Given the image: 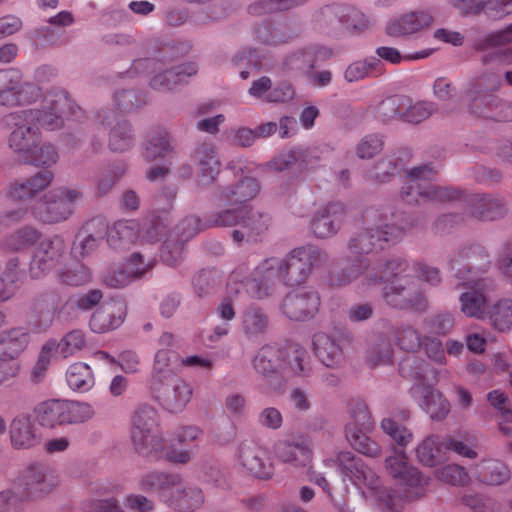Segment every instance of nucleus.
Instances as JSON below:
<instances>
[{
  "mask_svg": "<svg viewBox=\"0 0 512 512\" xmlns=\"http://www.w3.org/2000/svg\"><path fill=\"white\" fill-rule=\"evenodd\" d=\"M327 260L326 252L316 246L298 247L283 258L264 260L254 269L251 280L244 285L252 298L262 300L274 293L277 282H304L314 268L324 265Z\"/></svg>",
  "mask_w": 512,
  "mask_h": 512,
  "instance_id": "f257e3e1",
  "label": "nucleus"
},
{
  "mask_svg": "<svg viewBox=\"0 0 512 512\" xmlns=\"http://www.w3.org/2000/svg\"><path fill=\"white\" fill-rule=\"evenodd\" d=\"M384 262L372 266L368 259H361L356 264L341 270L335 278L337 285H346L359 279L360 285L367 289L379 283H386L382 295L385 302L396 309L422 312L427 308L425 296L414 290V283L409 277L399 275L391 279H382Z\"/></svg>",
  "mask_w": 512,
  "mask_h": 512,
  "instance_id": "f03ea898",
  "label": "nucleus"
},
{
  "mask_svg": "<svg viewBox=\"0 0 512 512\" xmlns=\"http://www.w3.org/2000/svg\"><path fill=\"white\" fill-rule=\"evenodd\" d=\"M130 437L135 451L142 456H156L179 465L188 464L194 457L192 450L166 446L159 414L151 406H142L135 411Z\"/></svg>",
  "mask_w": 512,
  "mask_h": 512,
  "instance_id": "7ed1b4c3",
  "label": "nucleus"
},
{
  "mask_svg": "<svg viewBox=\"0 0 512 512\" xmlns=\"http://www.w3.org/2000/svg\"><path fill=\"white\" fill-rule=\"evenodd\" d=\"M323 464L337 468L359 489L366 488L381 509L396 512L401 507L402 493H391L382 488L378 474L351 451H340L335 457H327Z\"/></svg>",
  "mask_w": 512,
  "mask_h": 512,
  "instance_id": "20e7f679",
  "label": "nucleus"
},
{
  "mask_svg": "<svg viewBox=\"0 0 512 512\" xmlns=\"http://www.w3.org/2000/svg\"><path fill=\"white\" fill-rule=\"evenodd\" d=\"M368 226L357 232L349 241L348 250L353 255L370 254L383 249V243H395L414 227L413 220L404 213L385 214L379 217L366 214Z\"/></svg>",
  "mask_w": 512,
  "mask_h": 512,
  "instance_id": "39448f33",
  "label": "nucleus"
},
{
  "mask_svg": "<svg viewBox=\"0 0 512 512\" xmlns=\"http://www.w3.org/2000/svg\"><path fill=\"white\" fill-rule=\"evenodd\" d=\"M400 372L416 381L410 389V395L433 420H442L449 414V401L432 387V383L437 380L436 372L428 364L408 358L401 364Z\"/></svg>",
  "mask_w": 512,
  "mask_h": 512,
  "instance_id": "423d86ee",
  "label": "nucleus"
},
{
  "mask_svg": "<svg viewBox=\"0 0 512 512\" xmlns=\"http://www.w3.org/2000/svg\"><path fill=\"white\" fill-rule=\"evenodd\" d=\"M436 173L434 167L427 164L406 170V182L400 191L403 201L408 204L421 205L459 199V191L432 182Z\"/></svg>",
  "mask_w": 512,
  "mask_h": 512,
  "instance_id": "0eeeda50",
  "label": "nucleus"
},
{
  "mask_svg": "<svg viewBox=\"0 0 512 512\" xmlns=\"http://www.w3.org/2000/svg\"><path fill=\"white\" fill-rule=\"evenodd\" d=\"M82 198L83 192L77 187H56L31 205V213L44 223H59L71 217Z\"/></svg>",
  "mask_w": 512,
  "mask_h": 512,
  "instance_id": "6e6552de",
  "label": "nucleus"
},
{
  "mask_svg": "<svg viewBox=\"0 0 512 512\" xmlns=\"http://www.w3.org/2000/svg\"><path fill=\"white\" fill-rule=\"evenodd\" d=\"M374 428V421L367 405L363 401L353 402L350 418L345 426V438L348 443L360 454L378 458L382 454L381 445L367 436Z\"/></svg>",
  "mask_w": 512,
  "mask_h": 512,
  "instance_id": "1a4fd4ad",
  "label": "nucleus"
},
{
  "mask_svg": "<svg viewBox=\"0 0 512 512\" xmlns=\"http://www.w3.org/2000/svg\"><path fill=\"white\" fill-rule=\"evenodd\" d=\"M136 69L145 68L148 70L150 79L149 86L158 91H171L178 85L187 81L195 75L198 67L194 62H187L179 65L166 63L160 60L144 59L134 64Z\"/></svg>",
  "mask_w": 512,
  "mask_h": 512,
  "instance_id": "9d476101",
  "label": "nucleus"
},
{
  "mask_svg": "<svg viewBox=\"0 0 512 512\" xmlns=\"http://www.w3.org/2000/svg\"><path fill=\"white\" fill-rule=\"evenodd\" d=\"M384 471L399 486V490L393 493H402V500L408 489L421 487L426 483L419 469L409 461L404 449L395 446L384 459Z\"/></svg>",
  "mask_w": 512,
  "mask_h": 512,
  "instance_id": "9b49d317",
  "label": "nucleus"
},
{
  "mask_svg": "<svg viewBox=\"0 0 512 512\" xmlns=\"http://www.w3.org/2000/svg\"><path fill=\"white\" fill-rule=\"evenodd\" d=\"M18 481L31 499H42L57 488L59 477L47 463L34 461L21 470Z\"/></svg>",
  "mask_w": 512,
  "mask_h": 512,
  "instance_id": "f8f14e48",
  "label": "nucleus"
},
{
  "mask_svg": "<svg viewBox=\"0 0 512 512\" xmlns=\"http://www.w3.org/2000/svg\"><path fill=\"white\" fill-rule=\"evenodd\" d=\"M36 112L20 111L9 116L13 129L8 138L9 148L23 160L41 141V133L33 123Z\"/></svg>",
  "mask_w": 512,
  "mask_h": 512,
  "instance_id": "ddd939ff",
  "label": "nucleus"
},
{
  "mask_svg": "<svg viewBox=\"0 0 512 512\" xmlns=\"http://www.w3.org/2000/svg\"><path fill=\"white\" fill-rule=\"evenodd\" d=\"M283 350L274 347H263L252 360L255 371L262 376L259 390L264 394L278 392L283 389L282 375Z\"/></svg>",
  "mask_w": 512,
  "mask_h": 512,
  "instance_id": "4468645a",
  "label": "nucleus"
},
{
  "mask_svg": "<svg viewBox=\"0 0 512 512\" xmlns=\"http://www.w3.org/2000/svg\"><path fill=\"white\" fill-rule=\"evenodd\" d=\"M321 298L311 287H299L291 290L282 300L280 310L293 321H308L319 312Z\"/></svg>",
  "mask_w": 512,
  "mask_h": 512,
  "instance_id": "2eb2a0df",
  "label": "nucleus"
},
{
  "mask_svg": "<svg viewBox=\"0 0 512 512\" xmlns=\"http://www.w3.org/2000/svg\"><path fill=\"white\" fill-rule=\"evenodd\" d=\"M239 466L249 475L268 480L274 475V465L267 450L253 441H243L236 453Z\"/></svg>",
  "mask_w": 512,
  "mask_h": 512,
  "instance_id": "dca6fc26",
  "label": "nucleus"
},
{
  "mask_svg": "<svg viewBox=\"0 0 512 512\" xmlns=\"http://www.w3.org/2000/svg\"><path fill=\"white\" fill-rule=\"evenodd\" d=\"M459 281V285L466 288V291L459 296L460 311L466 317L484 319L488 312V297L486 295L488 280L468 276Z\"/></svg>",
  "mask_w": 512,
  "mask_h": 512,
  "instance_id": "f3484780",
  "label": "nucleus"
},
{
  "mask_svg": "<svg viewBox=\"0 0 512 512\" xmlns=\"http://www.w3.org/2000/svg\"><path fill=\"white\" fill-rule=\"evenodd\" d=\"M152 387L160 405L171 413L183 411L193 396L192 386L179 376Z\"/></svg>",
  "mask_w": 512,
  "mask_h": 512,
  "instance_id": "a211bd4d",
  "label": "nucleus"
},
{
  "mask_svg": "<svg viewBox=\"0 0 512 512\" xmlns=\"http://www.w3.org/2000/svg\"><path fill=\"white\" fill-rule=\"evenodd\" d=\"M96 118L101 126L110 128L108 147L112 152L122 153L135 144V135L130 123L120 118L112 110H100Z\"/></svg>",
  "mask_w": 512,
  "mask_h": 512,
  "instance_id": "6ab92c4d",
  "label": "nucleus"
},
{
  "mask_svg": "<svg viewBox=\"0 0 512 512\" xmlns=\"http://www.w3.org/2000/svg\"><path fill=\"white\" fill-rule=\"evenodd\" d=\"M450 265L455 277L459 280H464V277L468 276L482 278L481 275L490 266V260L483 247L473 245L461 249L454 255L450 260Z\"/></svg>",
  "mask_w": 512,
  "mask_h": 512,
  "instance_id": "aec40b11",
  "label": "nucleus"
},
{
  "mask_svg": "<svg viewBox=\"0 0 512 512\" xmlns=\"http://www.w3.org/2000/svg\"><path fill=\"white\" fill-rule=\"evenodd\" d=\"M402 274L404 277H409L410 280L418 278L432 286L438 285L441 281L439 270L425 263H410L400 257L384 261L382 279H391Z\"/></svg>",
  "mask_w": 512,
  "mask_h": 512,
  "instance_id": "412c9836",
  "label": "nucleus"
},
{
  "mask_svg": "<svg viewBox=\"0 0 512 512\" xmlns=\"http://www.w3.org/2000/svg\"><path fill=\"white\" fill-rule=\"evenodd\" d=\"M71 109V100L68 95L60 91L45 98L41 109H29L37 115L33 118L35 126L48 131L60 129L64 125V115Z\"/></svg>",
  "mask_w": 512,
  "mask_h": 512,
  "instance_id": "4be33fe9",
  "label": "nucleus"
},
{
  "mask_svg": "<svg viewBox=\"0 0 512 512\" xmlns=\"http://www.w3.org/2000/svg\"><path fill=\"white\" fill-rule=\"evenodd\" d=\"M7 82L0 85V105L16 107L31 104L40 96V88L29 82L21 80L16 72L7 71Z\"/></svg>",
  "mask_w": 512,
  "mask_h": 512,
  "instance_id": "5701e85b",
  "label": "nucleus"
},
{
  "mask_svg": "<svg viewBox=\"0 0 512 512\" xmlns=\"http://www.w3.org/2000/svg\"><path fill=\"white\" fill-rule=\"evenodd\" d=\"M65 251V242L60 237H53L42 241L36 249L30 264L32 277L40 278L52 271L62 260Z\"/></svg>",
  "mask_w": 512,
  "mask_h": 512,
  "instance_id": "b1692460",
  "label": "nucleus"
},
{
  "mask_svg": "<svg viewBox=\"0 0 512 512\" xmlns=\"http://www.w3.org/2000/svg\"><path fill=\"white\" fill-rule=\"evenodd\" d=\"M345 216V207L338 202H331L319 206L310 220L313 234L320 239H326L340 229Z\"/></svg>",
  "mask_w": 512,
  "mask_h": 512,
  "instance_id": "393cba45",
  "label": "nucleus"
},
{
  "mask_svg": "<svg viewBox=\"0 0 512 512\" xmlns=\"http://www.w3.org/2000/svg\"><path fill=\"white\" fill-rule=\"evenodd\" d=\"M343 342V337L336 331H319L313 336L315 354L325 366L331 368L345 361Z\"/></svg>",
  "mask_w": 512,
  "mask_h": 512,
  "instance_id": "a878e982",
  "label": "nucleus"
},
{
  "mask_svg": "<svg viewBox=\"0 0 512 512\" xmlns=\"http://www.w3.org/2000/svg\"><path fill=\"white\" fill-rule=\"evenodd\" d=\"M11 446L16 450H29L40 443V434L28 413L15 416L9 426Z\"/></svg>",
  "mask_w": 512,
  "mask_h": 512,
  "instance_id": "bb28decb",
  "label": "nucleus"
},
{
  "mask_svg": "<svg viewBox=\"0 0 512 512\" xmlns=\"http://www.w3.org/2000/svg\"><path fill=\"white\" fill-rule=\"evenodd\" d=\"M466 202L471 215L482 221L499 220L508 213L507 203L500 196L472 194Z\"/></svg>",
  "mask_w": 512,
  "mask_h": 512,
  "instance_id": "cd10ccee",
  "label": "nucleus"
},
{
  "mask_svg": "<svg viewBox=\"0 0 512 512\" xmlns=\"http://www.w3.org/2000/svg\"><path fill=\"white\" fill-rule=\"evenodd\" d=\"M191 157L199 169V184L212 183L221 170V161L215 144L211 141L199 143L193 150Z\"/></svg>",
  "mask_w": 512,
  "mask_h": 512,
  "instance_id": "c85d7f7f",
  "label": "nucleus"
},
{
  "mask_svg": "<svg viewBox=\"0 0 512 512\" xmlns=\"http://www.w3.org/2000/svg\"><path fill=\"white\" fill-rule=\"evenodd\" d=\"M205 494L203 490L189 483H183L171 490L166 504L177 512H195L205 503Z\"/></svg>",
  "mask_w": 512,
  "mask_h": 512,
  "instance_id": "c756f323",
  "label": "nucleus"
},
{
  "mask_svg": "<svg viewBox=\"0 0 512 512\" xmlns=\"http://www.w3.org/2000/svg\"><path fill=\"white\" fill-rule=\"evenodd\" d=\"M126 316V306L121 300L102 304L91 316L90 328L96 333H105L118 328Z\"/></svg>",
  "mask_w": 512,
  "mask_h": 512,
  "instance_id": "7c9ffc66",
  "label": "nucleus"
},
{
  "mask_svg": "<svg viewBox=\"0 0 512 512\" xmlns=\"http://www.w3.org/2000/svg\"><path fill=\"white\" fill-rule=\"evenodd\" d=\"M320 15L324 20L336 18L345 29L352 33H360L370 26V20L360 10L345 4L326 6Z\"/></svg>",
  "mask_w": 512,
  "mask_h": 512,
  "instance_id": "2f4dec72",
  "label": "nucleus"
},
{
  "mask_svg": "<svg viewBox=\"0 0 512 512\" xmlns=\"http://www.w3.org/2000/svg\"><path fill=\"white\" fill-rule=\"evenodd\" d=\"M433 22L427 11H413L402 14L387 24L386 32L393 37H403L421 32Z\"/></svg>",
  "mask_w": 512,
  "mask_h": 512,
  "instance_id": "473e14b6",
  "label": "nucleus"
},
{
  "mask_svg": "<svg viewBox=\"0 0 512 512\" xmlns=\"http://www.w3.org/2000/svg\"><path fill=\"white\" fill-rule=\"evenodd\" d=\"M475 480L486 486H500L507 483L512 476L510 467L496 458H483L473 469Z\"/></svg>",
  "mask_w": 512,
  "mask_h": 512,
  "instance_id": "72a5a7b5",
  "label": "nucleus"
},
{
  "mask_svg": "<svg viewBox=\"0 0 512 512\" xmlns=\"http://www.w3.org/2000/svg\"><path fill=\"white\" fill-rule=\"evenodd\" d=\"M174 151L170 132L164 127H154L147 132L142 143L141 155L147 162L165 158Z\"/></svg>",
  "mask_w": 512,
  "mask_h": 512,
  "instance_id": "f704fd0d",
  "label": "nucleus"
},
{
  "mask_svg": "<svg viewBox=\"0 0 512 512\" xmlns=\"http://www.w3.org/2000/svg\"><path fill=\"white\" fill-rule=\"evenodd\" d=\"M54 174L49 171H40L22 181H15L9 184L6 195L12 199H30L44 191L50 186Z\"/></svg>",
  "mask_w": 512,
  "mask_h": 512,
  "instance_id": "c9c22d12",
  "label": "nucleus"
},
{
  "mask_svg": "<svg viewBox=\"0 0 512 512\" xmlns=\"http://www.w3.org/2000/svg\"><path fill=\"white\" fill-rule=\"evenodd\" d=\"M107 232V224L102 218H95L83 227L76 237L72 247L75 257H85L91 254Z\"/></svg>",
  "mask_w": 512,
  "mask_h": 512,
  "instance_id": "e433bc0d",
  "label": "nucleus"
},
{
  "mask_svg": "<svg viewBox=\"0 0 512 512\" xmlns=\"http://www.w3.org/2000/svg\"><path fill=\"white\" fill-rule=\"evenodd\" d=\"M260 191V185L254 178H245L234 185L220 190L218 203L220 206H239L252 200Z\"/></svg>",
  "mask_w": 512,
  "mask_h": 512,
  "instance_id": "4c0bfd02",
  "label": "nucleus"
},
{
  "mask_svg": "<svg viewBox=\"0 0 512 512\" xmlns=\"http://www.w3.org/2000/svg\"><path fill=\"white\" fill-rule=\"evenodd\" d=\"M250 96L269 103L285 102L293 99L294 89L290 83L283 82L272 88L270 78L263 76L254 80L248 90Z\"/></svg>",
  "mask_w": 512,
  "mask_h": 512,
  "instance_id": "58836bf2",
  "label": "nucleus"
},
{
  "mask_svg": "<svg viewBox=\"0 0 512 512\" xmlns=\"http://www.w3.org/2000/svg\"><path fill=\"white\" fill-rule=\"evenodd\" d=\"M274 454L278 461L292 467L307 466L313 456L311 445L306 442H278L274 446Z\"/></svg>",
  "mask_w": 512,
  "mask_h": 512,
  "instance_id": "ea45409f",
  "label": "nucleus"
},
{
  "mask_svg": "<svg viewBox=\"0 0 512 512\" xmlns=\"http://www.w3.org/2000/svg\"><path fill=\"white\" fill-rule=\"evenodd\" d=\"M181 484V475L178 473L151 471L143 474L139 479V486L144 491L157 493L165 503L171 490Z\"/></svg>",
  "mask_w": 512,
  "mask_h": 512,
  "instance_id": "a19ab883",
  "label": "nucleus"
},
{
  "mask_svg": "<svg viewBox=\"0 0 512 512\" xmlns=\"http://www.w3.org/2000/svg\"><path fill=\"white\" fill-rule=\"evenodd\" d=\"M269 220V216L266 214L254 210L245 211V216L241 217V228L232 232L233 240L237 243H241L245 239L256 241L260 235L267 231Z\"/></svg>",
  "mask_w": 512,
  "mask_h": 512,
  "instance_id": "79ce46f5",
  "label": "nucleus"
},
{
  "mask_svg": "<svg viewBox=\"0 0 512 512\" xmlns=\"http://www.w3.org/2000/svg\"><path fill=\"white\" fill-rule=\"evenodd\" d=\"M43 345L55 359H67L83 350L86 345V338L82 330H72L60 340L49 339Z\"/></svg>",
  "mask_w": 512,
  "mask_h": 512,
  "instance_id": "37998d69",
  "label": "nucleus"
},
{
  "mask_svg": "<svg viewBox=\"0 0 512 512\" xmlns=\"http://www.w3.org/2000/svg\"><path fill=\"white\" fill-rule=\"evenodd\" d=\"M415 455L422 465L434 467L446 459L445 437L429 435L415 447Z\"/></svg>",
  "mask_w": 512,
  "mask_h": 512,
  "instance_id": "c03bdc74",
  "label": "nucleus"
},
{
  "mask_svg": "<svg viewBox=\"0 0 512 512\" xmlns=\"http://www.w3.org/2000/svg\"><path fill=\"white\" fill-rule=\"evenodd\" d=\"M311 373L309 356L305 349L294 347L283 351V386L293 377H307Z\"/></svg>",
  "mask_w": 512,
  "mask_h": 512,
  "instance_id": "a18cd8bd",
  "label": "nucleus"
},
{
  "mask_svg": "<svg viewBox=\"0 0 512 512\" xmlns=\"http://www.w3.org/2000/svg\"><path fill=\"white\" fill-rule=\"evenodd\" d=\"M65 378L68 387L78 393L88 392L95 385L93 370L84 362H75L69 365Z\"/></svg>",
  "mask_w": 512,
  "mask_h": 512,
  "instance_id": "49530a36",
  "label": "nucleus"
},
{
  "mask_svg": "<svg viewBox=\"0 0 512 512\" xmlns=\"http://www.w3.org/2000/svg\"><path fill=\"white\" fill-rule=\"evenodd\" d=\"M249 280H251V277H243L240 271H234L231 274L227 286L230 297L223 299L216 308V315L223 320L224 323H230L235 319L236 312L231 297L238 295L241 288L245 289L247 292L244 284Z\"/></svg>",
  "mask_w": 512,
  "mask_h": 512,
  "instance_id": "de8ad7c7",
  "label": "nucleus"
},
{
  "mask_svg": "<svg viewBox=\"0 0 512 512\" xmlns=\"http://www.w3.org/2000/svg\"><path fill=\"white\" fill-rule=\"evenodd\" d=\"M107 235V241L111 247L126 248L138 239V223L134 220L117 221Z\"/></svg>",
  "mask_w": 512,
  "mask_h": 512,
  "instance_id": "09e8293b",
  "label": "nucleus"
},
{
  "mask_svg": "<svg viewBox=\"0 0 512 512\" xmlns=\"http://www.w3.org/2000/svg\"><path fill=\"white\" fill-rule=\"evenodd\" d=\"M35 421L43 428H55L62 425V399H49L33 408Z\"/></svg>",
  "mask_w": 512,
  "mask_h": 512,
  "instance_id": "8fccbe9b",
  "label": "nucleus"
},
{
  "mask_svg": "<svg viewBox=\"0 0 512 512\" xmlns=\"http://www.w3.org/2000/svg\"><path fill=\"white\" fill-rule=\"evenodd\" d=\"M268 325V315L259 307L250 306L242 314L241 328L248 339H256L263 335Z\"/></svg>",
  "mask_w": 512,
  "mask_h": 512,
  "instance_id": "3c124183",
  "label": "nucleus"
},
{
  "mask_svg": "<svg viewBox=\"0 0 512 512\" xmlns=\"http://www.w3.org/2000/svg\"><path fill=\"white\" fill-rule=\"evenodd\" d=\"M28 344V335L21 328L11 329L0 334V359L15 360Z\"/></svg>",
  "mask_w": 512,
  "mask_h": 512,
  "instance_id": "603ef678",
  "label": "nucleus"
},
{
  "mask_svg": "<svg viewBox=\"0 0 512 512\" xmlns=\"http://www.w3.org/2000/svg\"><path fill=\"white\" fill-rule=\"evenodd\" d=\"M309 165V153L305 149L296 148L282 153L272 161L269 166L271 169L281 171L301 172Z\"/></svg>",
  "mask_w": 512,
  "mask_h": 512,
  "instance_id": "864d4df0",
  "label": "nucleus"
},
{
  "mask_svg": "<svg viewBox=\"0 0 512 512\" xmlns=\"http://www.w3.org/2000/svg\"><path fill=\"white\" fill-rule=\"evenodd\" d=\"M502 86V77L495 72H484L471 79L465 90L464 98L477 97L480 94L497 92Z\"/></svg>",
  "mask_w": 512,
  "mask_h": 512,
  "instance_id": "5fc2aeb1",
  "label": "nucleus"
},
{
  "mask_svg": "<svg viewBox=\"0 0 512 512\" xmlns=\"http://www.w3.org/2000/svg\"><path fill=\"white\" fill-rule=\"evenodd\" d=\"M41 233L31 227L24 226L11 233L3 241V248L11 252H24L39 241Z\"/></svg>",
  "mask_w": 512,
  "mask_h": 512,
  "instance_id": "6e6d98bb",
  "label": "nucleus"
},
{
  "mask_svg": "<svg viewBox=\"0 0 512 512\" xmlns=\"http://www.w3.org/2000/svg\"><path fill=\"white\" fill-rule=\"evenodd\" d=\"M331 55L332 51L327 49H303L289 55L284 64L290 70H306L313 68L318 59H326Z\"/></svg>",
  "mask_w": 512,
  "mask_h": 512,
  "instance_id": "4d7b16f0",
  "label": "nucleus"
},
{
  "mask_svg": "<svg viewBox=\"0 0 512 512\" xmlns=\"http://www.w3.org/2000/svg\"><path fill=\"white\" fill-rule=\"evenodd\" d=\"M491 326L499 332L512 329V299L504 298L495 302L486 314Z\"/></svg>",
  "mask_w": 512,
  "mask_h": 512,
  "instance_id": "13d9d810",
  "label": "nucleus"
},
{
  "mask_svg": "<svg viewBox=\"0 0 512 512\" xmlns=\"http://www.w3.org/2000/svg\"><path fill=\"white\" fill-rule=\"evenodd\" d=\"M468 110L478 118L492 120L502 98L495 93L480 94L477 97L465 99Z\"/></svg>",
  "mask_w": 512,
  "mask_h": 512,
  "instance_id": "bf43d9fd",
  "label": "nucleus"
},
{
  "mask_svg": "<svg viewBox=\"0 0 512 512\" xmlns=\"http://www.w3.org/2000/svg\"><path fill=\"white\" fill-rule=\"evenodd\" d=\"M468 110L478 118L492 120L502 98L495 93L480 94L477 97L465 99Z\"/></svg>",
  "mask_w": 512,
  "mask_h": 512,
  "instance_id": "052dcab7",
  "label": "nucleus"
},
{
  "mask_svg": "<svg viewBox=\"0 0 512 512\" xmlns=\"http://www.w3.org/2000/svg\"><path fill=\"white\" fill-rule=\"evenodd\" d=\"M62 425L81 424L93 418L95 411L86 402L62 400Z\"/></svg>",
  "mask_w": 512,
  "mask_h": 512,
  "instance_id": "680f3d73",
  "label": "nucleus"
},
{
  "mask_svg": "<svg viewBox=\"0 0 512 512\" xmlns=\"http://www.w3.org/2000/svg\"><path fill=\"white\" fill-rule=\"evenodd\" d=\"M175 353L171 349H158L155 353L152 370V386L172 377H177L172 365V359Z\"/></svg>",
  "mask_w": 512,
  "mask_h": 512,
  "instance_id": "e2e57ef3",
  "label": "nucleus"
},
{
  "mask_svg": "<svg viewBox=\"0 0 512 512\" xmlns=\"http://www.w3.org/2000/svg\"><path fill=\"white\" fill-rule=\"evenodd\" d=\"M393 360V348L385 337L375 339L367 350V362L372 367L390 365Z\"/></svg>",
  "mask_w": 512,
  "mask_h": 512,
  "instance_id": "0e129e2a",
  "label": "nucleus"
},
{
  "mask_svg": "<svg viewBox=\"0 0 512 512\" xmlns=\"http://www.w3.org/2000/svg\"><path fill=\"white\" fill-rule=\"evenodd\" d=\"M380 68V59L370 57L351 63L345 70L344 77L348 82H356L377 74Z\"/></svg>",
  "mask_w": 512,
  "mask_h": 512,
  "instance_id": "69168bd1",
  "label": "nucleus"
},
{
  "mask_svg": "<svg viewBox=\"0 0 512 512\" xmlns=\"http://www.w3.org/2000/svg\"><path fill=\"white\" fill-rule=\"evenodd\" d=\"M380 428L384 434L398 445L397 448L403 449L407 447L414 439L413 432L392 417L383 418L380 422Z\"/></svg>",
  "mask_w": 512,
  "mask_h": 512,
  "instance_id": "338daca9",
  "label": "nucleus"
},
{
  "mask_svg": "<svg viewBox=\"0 0 512 512\" xmlns=\"http://www.w3.org/2000/svg\"><path fill=\"white\" fill-rule=\"evenodd\" d=\"M58 160V151L54 145L48 142L37 144L24 159L26 163L43 168L52 167Z\"/></svg>",
  "mask_w": 512,
  "mask_h": 512,
  "instance_id": "774afa93",
  "label": "nucleus"
}]
</instances>
